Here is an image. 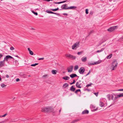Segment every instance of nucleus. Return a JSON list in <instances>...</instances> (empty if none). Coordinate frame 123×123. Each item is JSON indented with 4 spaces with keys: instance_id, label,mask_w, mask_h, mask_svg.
Masks as SVG:
<instances>
[{
    "instance_id": "obj_43",
    "label": "nucleus",
    "mask_w": 123,
    "mask_h": 123,
    "mask_svg": "<svg viewBox=\"0 0 123 123\" xmlns=\"http://www.w3.org/2000/svg\"><path fill=\"white\" fill-rule=\"evenodd\" d=\"M98 92L94 93V94L96 95V96H97L98 95Z\"/></svg>"
},
{
    "instance_id": "obj_60",
    "label": "nucleus",
    "mask_w": 123,
    "mask_h": 123,
    "mask_svg": "<svg viewBox=\"0 0 123 123\" xmlns=\"http://www.w3.org/2000/svg\"><path fill=\"white\" fill-rule=\"evenodd\" d=\"M66 0L64 1H62L63 3H65L66 2Z\"/></svg>"
},
{
    "instance_id": "obj_61",
    "label": "nucleus",
    "mask_w": 123,
    "mask_h": 123,
    "mask_svg": "<svg viewBox=\"0 0 123 123\" xmlns=\"http://www.w3.org/2000/svg\"><path fill=\"white\" fill-rule=\"evenodd\" d=\"M118 97H117V96L116 97H115L114 98L115 99H117V98H118Z\"/></svg>"
},
{
    "instance_id": "obj_30",
    "label": "nucleus",
    "mask_w": 123,
    "mask_h": 123,
    "mask_svg": "<svg viewBox=\"0 0 123 123\" xmlns=\"http://www.w3.org/2000/svg\"><path fill=\"white\" fill-rule=\"evenodd\" d=\"M92 84H92L91 83V84H87L86 85V87H88L89 86H91V85Z\"/></svg>"
},
{
    "instance_id": "obj_47",
    "label": "nucleus",
    "mask_w": 123,
    "mask_h": 123,
    "mask_svg": "<svg viewBox=\"0 0 123 123\" xmlns=\"http://www.w3.org/2000/svg\"><path fill=\"white\" fill-rule=\"evenodd\" d=\"M44 59V58L43 57L42 58H39L38 59V60H43Z\"/></svg>"
},
{
    "instance_id": "obj_48",
    "label": "nucleus",
    "mask_w": 123,
    "mask_h": 123,
    "mask_svg": "<svg viewBox=\"0 0 123 123\" xmlns=\"http://www.w3.org/2000/svg\"><path fill=\"white\" fill-rule=\"evenodd\" d=\"M3 56V55L0 53V59Z\"/></svg>"
},
{
    "instance_id": "obj_64",
    "label": "nucleus",
    "mask_w": 123,
    "mask_h": 123,
    "mask_svg": "<svg viewBox=\"0 0 123 123\" xmlns=\"http://www.w3.org/2000/svg\"><path fill=\"white\" fill-rule=\"evenodd\" d=\"M92 106L93 108H95V106Z\"/></svg>"
},
{
    "instance_id": "obj_3",
    "label": "nucleus",
    "mask_w": 123,
    "mask_h": 123,
    "mask_svg": "<svg viewBox=\"0 0 123 123\" xmlns=\"http://www.w3.org/2000/svg\"><path fill=\"white\" fill-rule=\"evenodd\" d=\"M79 42H77L72 46V49H76L79 46Z\"/></svg>"
},
{
    "instance_id": "obj_58",
    "label": "nucleus",
    "mask_w": 123,
    "mask_h": 123,
    "mask_svg": "<svg viewBox=\"0 0 123 123\" xmlns=\"http://www.w3.org/2000/svg\"><path fill=\"white\" fill-rule=\"evenodd\" d=\"M5 121H2L1 122H0V123H4Z\"/></svg>"
},
{
    "instance_id": "obj_39",
    "label": "nucleus",
    "mask_w": 123,
    "mask_h": 123,
    "mask_svg": "<svg viewBox=\"0 0 123 123\" xmlns=\"http://www.w3.org/2000/svg\"><path fill=\"white\" fill-rule=\"evenodd\" d=\"M93 32H94L93 30H92V31H90V32L89 33V35H90L92 33H93Z\"/></svg>"
},
{
    "instance_id": "obj_41",
    "label": "nucleus",
    "mask_w": 123,
    "mask_h": 123,
    "mask_svg": "<svg viewBox=\"0 0 123 123\" xmlns=\"http://www.w3.org/2000/svg\"><path fill=\"white\" fill-rule=\"evenodd\" d=\"M7 113L5 114L4 115L1 116V117H5L6 115H7Z\"/></svg>"
},
{
    "instance_id": "obj_6",
    "label": "nucleus",
    "mask_w": 123,
    "mask_h": 123,
    "mask_svg": "<svg viewBox=\"0 0 123 123\" xmlns=\"http://www.w3.org/2000/svg\"><path fill=\"white\" fill-rule=\"evenodd\" d=\"M9 58H13L14 60H15V59H14L12 56L9 55H7L4 58V61H7L8 60Z\"/></svg>"
},
{
    "instance_id": "obj_24",
    "label": "nucleus",
    "mask_w": 123,
    "mask_h": 123,
    "mask_svg": "<svg viewBox=\"0 0 123 123\" xmlns=\"http://www.w3.org/2000/svg\"><path fill=\"white\" fill-rule=\"evenodd\" d=\"M80 120V119H75L74 121H72L73 123H74L75 122H77Z\"/></svg>"
},
{
    "instance_id": "obj_8",
    "label": "nucleus",
    "mask_w": 123,
    "mask_h": 123,
    "mask_svg": "<svg viewBox=\"0 0 123 123\" xmlns=\"http://www.w3.org/2000/svg\"><path fill=\"white\" fill-rule=\"evenodd\" d=\"M73 65L71 66L68 68V72H72L73 71Z\"/></svg>"
},
{
    "instance_id": "obj_33",
    "label": "nucleus",
    "mask_w": 123,
    "mask_h": 123,
    "mask_svg": "<svg viewBox=\"0 0 123 123\" xmlns=\"http://www.w3.org/2000/svg\"><path fill=\"white\" fill-rule=\"evenodd\" d=\"M110 96H111L109 94L108 95H107V97L108 99L109 100H110Z\"/></svg>"
},
{
    "instance_id": "obj_35",
    "label": "nucleus",
    "mask_w": 123,
    "mask_h": 123,
    "mask_svg": "<svg viewBox=\"0 0 123 123\" xmlns=\"http://www.w3.org/2000/svg\"><path fill=\"white\" fill-rule=\"evenodd\" d=\"M83 51H81L80 52H79L78 53V55H80L82 54L83 53Z\"/></svg>"
},
{
    "instance_id": "obj_20",
    "label": "nucleus",
    "mask_w": 123,
    "mask_h": 123,
    "mask_svg": "<svg viewBox=\"0 0 123 123\" xmlns=\"http://www.w3.org/2000/svg\"><path fill=\"white\" fill-rule=\"evenodd\" d=\"M68 85L67 83H65L63 85V86L64 87V88H66V87H68Z\"/></svg>"
},
{
    "instance_id": "obj_14",
    "label": "nucleus",
    "mask_w": 123,
    "mask_h": 123,
    "mask_svg": "<svg viewBox=\"0 0 123 123\" xmlns=\"http://www.w3.org/2000/svg\"><path fill=\"white\" fill-rule=\"evenodd\" d=\"M81 61L83 62H85L87 61V58L86 57H83L81 59Z\"/></svg>"
},
{
    "instance_id": "obj_12",
    "label": "nucleus",
    "mask_w": 123,
    "mask_h": 123,
    "mask_svg": "<svg viewBox=\"0 0 123 123\" xmlns=\"http://www.w3.org/2000/svg\"><path fill=\"white\" fill-rule=\"evenodd\" d=\"M70 77L72 78H73L76 77H79V76H78L75 74H72L70 75Z\"/></svg>"
},
{
    "instance_id": "obj_37",
    "label": "nucleus",
    "mask_w": 123,
    "mask_h": 123,
    "mask_svg": "<svg viewBox=\"0 0 123 123\" xmlns=\"http://www.w3.org/2000/svg\"><path fill=\"white\" fill-rule=\"evenodd\" d=\"M100 62H95L93 63V65H95V64H98Z\"/></svg>"
},
{
    "instance_id": "obj_53",
    "label": "nucleus",
    "mask_w": 123,
    "mask_h": 123,
    "mask_svg": "<svg viewBox=\"0 0 123 123\" xmlns=\"http://www.w3.org/2000/svg\"><path fill=\"white\" fill-rule=\"evenodd\" d=\"M63 15H66L67 16L68 15V14L67 13H63Z\"/></svg>"
},
{
    "instance_id": "obj_54",
    "label": "nucleus",
    "mask_w": 123,
    "mask_h": 123,
    "mask_svg": "<svg viewBox=\"0 0 123 123\" xmlns=\"http://www.w3.org/2000/svg\"><path fill=\"white\" fill-rule=\"evenodd\" d=\"M55 3L56 4H60V2H55L54 3Z\"/></svg>"
},
{
    "instance_id": "obj_36",
    "label": "nucleus",
    "mask_w": 123,
    "mask_h": 123,
    "mask_svg": "<svg viewBox=\"0 0 123 123\" xmlns=\"http://www.w3.org/2000/svg\"><path fill=\"white\" fill-rule=\"evenodd\" d=\"M21 75L22 76H23L25 78L26 77V75L25 74H22V75Z\"/></svg>"
},
{
    "instance_id": "obj_32",
    "label": "nucleus",
    "mask_w": 123,
    "mask_h": 123,
    "mask_svg": "<svg viewBox=\"0 0 123 123\" xmlns=\"http://www.w3.org/2000/svg\"><path fill=\"white\" fill-rule=\"evenodd\" d=\"M75 82V80H73V83H70V85H72V84H74V83Z\"/></svg>"
},
{
    "instance_id": "obj_44",
    "label": "nucleus",
    "mask_w": 123,
    "mask_h": 123,
    "mask_svg": "<svg viewBox=\"0 0 123 123\" xmlns=\"http://www.w3.org/2000/svg\"><path fill=\"white\" fill-rule=\"evenodd\" d=\"M50 11L48 10H47L46 11V12H47L48 13H50Z\"/></svg>"
},
{
    "instance_id": "obj_23",
    "label": "nucleus",
    "mask_w": 123,
    "mask_h": 123,
    "mask_svg": "<svg viewBox=\"0 0 123 123\" xmlns=\"http://www.w3.org/2000/svg\"><path fill=\"white\" fill-rule=\"evenodd\" d=\"M59 9L58 8H57L55 9H51V10L53 11L54 12V11H57Z\"/></svg>"
},
{
    "instance_id": "obj_5",
    "label": "nucleus",
    "mask_w": 123,
    "mask_h": 123,
    "mask_svg": "<svg viewBox=\"0 0 123 123\" xmlns=\"http://www.w3.org/2000/svg\"><path fill=\"white\" fill-rule=\"evenodd\" d=\"M117 26H114L110 27L109 28L107 29L108 31L112 32L117 27Z\"/></svg>"
},
{
    "instance_id": "obj_40",
    "label": "nucleus",
    "mask_w": 123,
    "mask_h": 123,
    "mask_svg": "<svg viewBox=\"0 0 123 123\" xmlns=\"http://www.w3.org/2000/svg\"><path fill=\"white\" fill-rule=\"evenodd\" d=\"M10 49L11 50H13L14 49V48L13 47H12L10 48Z\"/></svg>"
},
{
    "instance_id": "obj_52",
    "label": "nucleus",
    "mask_w": 123,
    "mask_h": 123,
    "mask_svg": "<svg viewBox=\"0 0 123 123\" xmlns=\"http://www.w3.org/2000/svg\"><path fill=\"white\" fill-rule=\"evenodd\" d=\"M89 14L91 15H92L93 14V12H91L89 13Z\"/></svg>"
},
{
    "instance_id": "obj_42",
    "label": "nucleus",
    "mask_w": 123,
    "mask_h": 123,
    "mask_svg": "<svg viewBox=\"0 0 123 123\" xmlns=\"http://www.w3.org/2000/svg\"><path fill=\"white\" fill-rule=\"evenodd\" d=\"M20 80L19 78H17L16 80V81L17 82L18 81Z\"/></svg>"
},
{
    "instance_id": "obj_57",
    "label": "nucleus",
    "mask_w": 123,
    "mask_h": 123,
    "mask_svg": "<svg viewBox=\"0 0 123 123\" xmlns=\"http://www.w3.org/2000/svg\"><path fill=\"white\" fill-rule=\"evenodd\" d=\"M100 52H101V51H100V50H98L97 51V53Z\"/></svg>"
},
{
    "instance_id": "obj_4",
    "label": "nucleus",
    "mask_w": 123,
    "mask_h": 123,
    "mask_svg": "<svg viewBox=\"0 0 123 123\" xmlns=\"http://www.w3.org/2000/svg\"><path fill=\"white\" fill-rule=\"evenodd\" d=\"M65 56L67 57H69L70 59H75V56L69 54H66Z\"/></svg>"
},
{
    "instance_id": "obj_46",
    "label": "nucleus",
    "mask_w": 123,
    "mask_h": 123,
    "mask_svg": "<svg viewBox=\"0 0 123 123\" xmlns=\"http://www.w3.org/2000/svg\"><path fill=\"white\" fill-rule=\"evenodd\" d=\"M116 91H123V89H118L117 90H116Z\"/></svg>"
},
{
    "instance_id": "obj_15",
    "label": "nucleus",
    "mask_w": 123,
    "mask_h": 123,
    "mask_svg": "<svg viewBox=\"0 0 123 123\" xmlns=\"http://www.w3.org/2000/svg\"><path fill=\"white\" fill-rule=\"evenodd\" d=\"M75 90V88L74 87V86H72L70 89V90L73 92H74Z\"/></svg>"
},
{
    "instance_id": "obj_18",
    "label": "nucleus",
    "mask_w": 123,
    "mask_h": 123,
    "mask_svg": "<svg viewBox=\"0 0 123 123\" xmlns=\"http://www.w3.org/2000/svg\"><path fill=\"white\" fill-rule=\"evenodd\" d=\"M104 103L102 102L101 101H100L99 102V105L101 107H103L104 106Z\"/></svg>"
},
{
    "instance_id": "obj_1",
    "label": "nucleus",
    "mask_w": 123,
    "mask_h": 123,
    "mask_svg": "<svg viewBox=\"0 0 123 123\" xmlns=\"http://www.w3.org/2000/svg\"><path fill=\"white\" fill-rule=\"evenodd\" d=\"M53 111V108L50 107L43 108L41 110L42 111L45 113L51 112Z\"/></svg>"
},
{
    "instance_id": "obj_50",
    "label": "nucleus",
    "mask_w": 123,
    "mask_h": 123,
    "mask_svg": "<svg viewBox=\"0 0 123 123\" xmlns=\"http://www.w3.org/2000/svg\"><path fill=\"white\" fill-rule=\"evenodd\" d=\"M104 49V48H103L102 49H101V50H100V51H101V52H102L103 51Z\"/></svg>"
},
{
    "instance_id": "obj_51",
    "label": "nucleus",
    "mask_w": 123,
    "mask_h": 123,
    "mask_svg": "<svg viewBox=\"0 0 123 123\" xmlns=\"http://www.w3.org/2000/svg\"><path fill=\"white\" fill-rule=\"evenodd\" d=\"M47 74H45V75H44L43 76V77H46L47 76Z\"/></svg>"
},
{
    "instance_id": "obj_10",
    "label": "nucleus",
    "mask_w": 123,
    "mask_h": 123,
    "mask_svg": "<svg viewBox=\"0 0 123 123\" xmlns=\"http://www.w3.org/2000/svg\"><path fill=\"white\" fill-rule=\"evenodd\" d=\"M67 4H65L62 5L61 6L62 8L63 9H67Z\"/></svg>"
},
{
    "instance_id": "obj_62",
    "label": "nucleus",
    "mask_w": 123,
    "mask_h": 123,
    "mask_svg": "<svg viewBox=\"0 0 123 123\" xmlns=\"http://www.w3.org/2000/svg\"><path fill=\"white\" fill-rule=\"evenodd\" d=\"M50 0H47L46 1H49Z\"/></svg>"
},
{
    "instance_id": "obj_63",
    "label": "nucleus",
    "mask_w": 123,
    "mask_h": 123,
    "mask_svg": "<svg viewBox=\"0 0 123 123\" xmlns=\"http://www.w3.org/2000/svg\"><path fill=\"white\" fill-rule=\"evenodd\" d=\"M60 4L63 3L62 1L60 2Z\"/></svg>"
},
{
    "instance_id": "obj_16",
    "label": "nucleus",
    "mask_w": 123,
    "mask_h": 123,
    "mask_svg": "<svg viewBox=\"0 0 123 123\" xmlns=\"http://www.w3.org/2000/svg\"><path fill=\"white\" fill-rule=\"evenodd\" d=\"M76 8V7L75 6H71L69 7H68L67 9H73Z\"/></svg>"
},
{
    "instance_id": "obj_13",
    "label": "nucleus",
    "mask_w": 123,
    "mask_h": 123,
    "mask_svg": "<svg viewBox=\"0 0 123 123\" xmlns=\"http://www.w3.org/2000/svg\"><path fill=\"white\" fill-rule=\"evenodd\" d=\"M89 111L87 110H86L83 111L82 112V114H87L89 113Z\"/></svg>"
},
{
    "instance_id": "obj_56",
    "label": "nucleus",
    "mask_w": 123,
    "mask_h": 123,
    "mask_svg": "<svg viewBox=\"0 0 123 123\" xmlns=\"http://www.w3.org/2000/svg\"><path fill=\"white\" fill-rule=\"evenodd\" d=\"M28 50L29 51V52L30 51H31V50H30V48H28Z\"/></svg>"
},
{
    "instance_id": "obj_9",
    "label": "nucleus",
    "mask_w": 123,
    "mask_h": 123,
    "mask_svg": "<svg viewBox=\"0 0 123 123\" xmlns=\"http://www.w3.org/2000/svg\"><path fill=\"white\" fill-rule=\"evenodd\" d=\"M4 61H5L3 60L2 61L0 62V68L4 66L5 63Z\"/></svg>"
},
{
    "instance_id": "obj_29",
    "label": "nucleus",
    "mask_w": 123,
    "mask_h": 123,
    "mask_svg": "<svg viewBox=\"0 0 123 123\" xmlns=\"http://www.w3.org/2000/svg\"><path fill=\"white\" fill-rule=\"evenodd\" d=\"M88 64L89 65H94L93 63H92L91 62H89L88 63Z\"/></svg>"
},
{
    "instance_id": "obj_21",
    "label": "nucleus",
    "mask_w": 123,
    "mask_h": 123,
    "mask_svg": "<svg viewBox=\"0 0 123 123\" xmlns=\"http://www.w3.org/2000/svg\"><path fill=\"white\" fill-rule=\"evenodd\" d=\"M79 68V67L78 65H76L74 66V70H76L77 69Z\"/></svg>"
},
{
    "instance_id": "obj_11",
    "label": "nucleus",
    "mask_w": 123,
    "mask_h": 123,
    "mask_svg": "<svg viewBox=\"0 0 123 123\" xmlns=\"http://www.w3.org/2000/svg\"><path fill=\"white\" fill-rule=\"evenodd\" d=\"M81 83H80L79 82H77L76 84V86L78 88H81V87L80 86Z\"/></svg>"
},
{
    "instance_id": "obj_31",
    "label": "nucleus",
    "mask_w": 123,
    "mask_h": 123,
    "mask_svg": "<svg viewBox=\"0 0 123 123\" xmlns=\"http://www.w3.org/2000/svg\"><path fill=\"white\" fill-rule=\"evenodd\" d=\"M1 86L2 87H3L5 86H6V85H5L4 84H2L1 85Z\"/></svg>"
},
{
    "instance_id": "obj_28",
    "label": "nucleus",
    "mask_w": 123,
    "mask_h": 123,
    "mask_svg": "<svg viewBox=\"0 0 123 123\" xmlns=\"http://www.w3.org/2000/svg\"><path fill=\"white\" fill-rule=\"evenodd\" d=\"M32 12L35 15H38V13L37 12H35L34 11H32Z\"/></svg>"
},
{
    "instance_id": "obj_26",
    "label": "nucleus",
    "mask_w": 123,
    "mask_h": 123,
    "mask_svg": "<svg viewBox=\"0 0 123 123\" xmlns=\"http://www.w3.org/2000/svg\"><path fill=\"white\" fill-rule=\"evenodd\" d=\"M80 92V89H77L75 91V93L76 94H77L78 92Z\"/></svg>"
},
{
    "instance_id": "obj_49",
    "label": "nucleus",
    "mask_w": 123,
    "mask_h": 123,
    "mask_svg": "<svg viewBox=\"0 0 123 123\" xmlns=\"http://www.w3.org/2000/svg\"><path fill=\"white\" fill-rule=\"evenodd\" d=\"M90 70L89 71V72H88V73H87V74L86 75V76H87L88 75V74H89V73H90Z\"/></svg>"
},
{
    "instance_id": "obj_59",
    "label": "nucleus",
    "mask_w": 123,
    "mask_h": 123,
    "mask_svg": "<svg viewBox=\"0 0 123 123\" xmlns=\"http://www.w3.org/2000/svg\"><path fill=\"white\" fill-rule=\"evenodd\" d=\"M53 12L51 11H50V13H49L53 14Z\"/></svg>"
},
{
    "instance_id": "obj_45",
    "label": "nucleus",
    "mask_w": 123,
    "mask_h": 123,
    "mask_svg": "<svg viewBox=\"0 0 123 123\" xmlns=\"http://www.w3.org/2000/svg\"><path fill=\"white\" fill-rule=\"evenodd\" d=\"M53 14H54L57 15H59V14L58 13H55V12H53Z\"/></svg>"
},
{
    "instance_id": "obj_34",
    "label": "nucleus",
    "mask_w": 123,
    "mask_h": 123,
    "mask_svg": "<svg viewBox=\"0 0 123 123\" xmlns=\"http://www.w3.org/2000/svg\"><path fill=\"white\" fill-rule=\"evenodd\" d=\"M29 52L30 55H33V52L31 50V51H30Z\"/></svg>"
},
{
    "instance_id": "obj_7",
    "label": "nucleus",
    "mask_w": 123,
    "mask_h": 123,
    "mask_svg": "<svg viewBox=\"0 0 123 123\" xmlns=\"http://www.w3.org/2000/svg\"><path fill=\"white\" fill-rule=\"evenodd\" d=\"M85 71V69L83 67H81L79 70V72L80 74H82Z\"/></svg>"
},
{
    "instance_id": "obj_2",
    "label": "nucleus",
    "mask_w": 123,
    "mask_h": 123,
    "mask_svg": "<svg viewBox=\"0 0 123 123\" xmlns=\"http://www.w3.org/2000/svg\"><path fill=\"white\" fill-rule=\"evenodd\" d=\"M118 64V63L117 61L116 60H113L111 63V68H112V70H114L117 67V65Z\"/></svg>"
},
{
    "instance_id": "obj_25",
    "label": "nucleus",
    "mask_w": 123,
    "mask_h": 123,
    "mask_svg": "<svg viewBox=\"0 0 123 123\" xmlns=\"http://www.w3.org/2000/svg\"><path fill=\"white\" fill-rule=\"evenodd\" d=\"M123 96V93H122L118 95H117V97L120 98L122 97Z\"/></svg>"
},
{
    "instance_id": "obj_22",
    "label": "nucleus",
    "mask_w": 123,
    "mask_h": 123,
    "mask_svg": "<svg viewBox=\"0 0 123 123\" xmlns=\"http://www.w3.org/2000/svg\"><path fill=\"white\" fill-rule=\"evenodd\" d=\"M112 54H110L109 55H108L107 57V59H109L111 58L112 56Z\"/></svg>"
},
{
    "instance_id": "obj_19",
    "label": "nucleus",
    "mask_w": 123,
    "mask_h": 123,
    "mask_svg": "<svg viewBox=\"0 0 123 123\" xmlns=\"http://www.w3.org/2000/svg\"><path fill=\"white\" fill-rule=\"evenodd\" d=\"M52 73L54 74H56L57 71L55 70H53L52 71Z\"/></svg>"
},
{
    "instance_id": "obj_55",
    "label": "nucleus",
    "mask_w": 123,
    "mask_h": 123,
    "mask_svg": "<svg viewBox=\"0 0 123 123\" xmlns=\"http://www.w3.org/2000/svg\"><path fill=\"white\" fill-rule=\"evenodd\" d=\"M6 76L7 78H8L9 77V75H7V74L6 75Z\"/></svg>"
},
{
    "instance_id": "obj_27",
    "label": "nucleus",
    "mask_w": 123,
    "mask_h": 123,
    "mask_svg": "<svg viewBox=\"0 0 123 123\" xmlns=\"http://www.w3.org/2000/svg\"><path fill=\"white\" fill-rule=\"evenodd\" d=\"M38 64V63H36L34 64H32L31 65V66H35Z\"/></svg>"
},
{
    "instance_id": "obj_38",
    "label": "nucleus",
    "mask_w": 123,
    "mask_h": 123,
    "mask_svg": "<svg viewBox=\"0 0 123 123\" xmlns=\"http://www.w3.org/2000/svg\"><path fill=\"white\" fill-rule=\"evenodd\" d=\"M86 13L87 14L88 13V10L87 9H86Z\"/></svg>"
},
{
    "instance_id": "obj_17",
    "label": "nucleus",
    "mask_w": 123,
    "mask_h": 123,
    "mask_svg": "<svg viewBox=\"0 0 123 123\" xmlns=\"http://www.w3.org/2000/svg\"><path fill=\"white\" fill-rule=\"evenodd\" d=\"M62 78L65 80H67L69 79L70 78L68 76H66L63 77Z\"/></svg>"
}]
</instances>
